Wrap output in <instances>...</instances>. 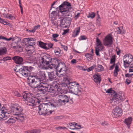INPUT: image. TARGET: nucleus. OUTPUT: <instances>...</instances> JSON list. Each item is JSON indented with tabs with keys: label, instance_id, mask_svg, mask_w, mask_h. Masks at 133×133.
<instances>
[{
	"label": "nucleus",
	"instance_id": "14",
	"mask_svg": "<svg viewBox=\"0 0 133 133\" xmlns=\"http://www.w3.org/2000/svg\"><path fill=\"white\" fill-rule=\"evenodd\" d=\"M46 105H47V108L48 110V111H50V112L51 110V114L52 112L54 111V109L57 107L59 106L58 105L57 103H52L50 102H49L47 103H46Z\"/></svg>",
	"mask_w": 133,
	"mask_h": 133
},
{
	"label": "nucleus",
	"instance_id": "20",
	"mask_svg": "<svg viewBox=\"0 0 133 133\" xmlns=\"http://www.w3.org/2000/svg\"><path fill=\"white\" fill-rule=\"evenodd\" d=\"M123 58L124 59L127 58V59L125 60V61L130 63L133 60V57L130 54L125 55L124 56Z\"/></svg>",
	"mask_w": 133,
	"mask_h": 133
},
{
	"label": "nucleus",
	"instance_id": "28",
	"mask_svg": "<svg viewBox=\"0 0 133 133\" xmlns=\"http://www.w3.org/2000/svg\"><path fill=\"white\" fill-rule=\"evenodd\" d=\"M7 52L6 48L5 47L0 48V56H2L5 55Z\"/></svg>",
	"mask_w": 133,
	"mask_h": 133
},
{
	"label": "nucleus",
	"instance_id": "30",
	"mask_svg": "<svg viewBox=\"0 0 133 133\" xmlns=\"http://www.w3.org/2000/svg\"><path fill=\"white\" fill-rule=\"evenodd\" d=\"M39 46L42 48L45 49L46 50H48L49 49V48H48L46 46L47 44L46 43H44V42L40 41L39 43Z\"/></svg>",
	"mask_w": 133,
	"mask_h": 133
},
{
	"label": "nucleus",
	"instance_id": "6",
	"mask_svg": "<svg viewBox=\"0 0 133 133\" xmlns=\"http://www.w3.org/2000/svg\"><path fill=\"white\" fill-rule=\"evenodd\" d=\"M106 92L108 93H111V96L110 100L116 102L117 103H118L124 101V99L122 98V96L119 95L114 90H112V88H110L107 90Z\"/></svg>",
	"mask_w": 133,
	"mask_h": 133
},
{
	"label": "nucleus",
	"instance_id": "44",
	"mask_svg": "<svg viewBox=\"0 0 133 133\" xmlns=\"http://www.w3.org/2000/svg\"><path fill=\"white\" fill-rule=\"evenodd\" d=\"M52 22L53 25L56 26V27H58V21L53 20L52 21Z\"/></svg>",
	"mask_w": 133,
	"mask_h": 133
},
{
	"label": "nucleus",
	"instance_id": "52",
	"mask_svg": "<svg viewBox=\"0 0 133 133\" xmlns=\"http://www.w3.org/2000/svg\"><path fill=\"white\" fill-rule=\"evenodd\" d=\"M131 79L132 78H128L126 79L125 83L128 85H129L130 84L131 82Z\"/></svg>",
	"mask_w": 133,
	"mask_h": 133
},
{
	"label": "nucleus",
	"instance_id": "9",
	"mask_svg": "<svg viewBox=\"0 0 133 133\" xmlns=\"http://www.w3.org/2000/svg\"><path fill=\"white\" fill-rule=\"evenodd\" d=\"M39 111L38 113L40 115H48L51 114V111H48L47 105L46 103H43L38 106Z\"/></svg>",
	"mask_w": 133,
	"mask_h": 133
},
{
	"label": "nucleus",
	"instance_id": "59",
	"mask_svg": "<svg viewBox=\"0 0 133 133\" xmlns=\"http://www.w3.org/2000/svg\"><path fill=\"white\" fill-rule=\"evenodd\" d=\"M18 49V51L19 52H22L23 51V47L20 45H18V47H17Z\"/></svg>",
	"mask_w": 133,
	"mask_h": 133
},
{
	"label": "nucleus",
	"instance_id": "21",
	"mask_svg": "<svg viewBox=\"0 0 133 133\" xmlns=\"http://www.w3.org/2000/svg\"><path fill=\"white\" fill-rule=\"evenodd\" d=\"M48 77L50 81H53L56 79V73L54 71H52L48 72Z\"/></svg>",
	"mask_w": 133,
	"mask_h": 133
},
{
	"label": "nucleus",
	"instance_id": "39",
	"mask_svg": "<svg viewBox=\"0 0 133 133\" xmlns=\"http://www.w3.org/2000/svg\"><path fill=\"white\" fill-rule=\"evenodd\" d=\"M61 50L58 47L56 48L55 49V55L57 56H59L61 52Z\"/></svg>",
	"mask_w": 133,
	"mask_h": 133
},
{
	"label": "nucleus",
	"instance_id": "3",
	"mask_svg": "<svg viewBox=\"0 0 133 133\" xmlns=\"http://www.w3.org/2000/svg\"><path fill=\"white\" fill-rule=\"evenodd\" d=\"M33 94L30 93H25L23 94V95L21 97L22 98H23L27 101L28 105L34 106L36 105L37 104H39L41 101L37 98L33 97Z\"/></svg>",
	"mask_w": 133,
	"mask_h": 133
},
{
	"label": "nucleus",
	"instance_id": "12",
	"mask_svg": "<svg viewBox=\"0 0 133 133\" xmlns=\"http://www.w3.org/2000/svg\"><path fill=\"white\" fill-rule=\"evenodd\" d=\"M71 20V18L66 17L60 20V24L63 25H65V28H66L70 25Z\"/></svg>",
	"mask_w": 133,
	"mask_h": 133
},
{
	"label": "nucleus",
	"instance_id": "7",
	"mask_svg": "<svg viewBox=\"0 0 133 133\" xmlns=\"http://www.w3.org/2000/svg\"><path fill=\"white\" fill-rule=\"evenodd\" d=\"M78 85L79 83H76V82H70L68 86L69 92L75 95H78V94H80L81 91V90H79L78 89L77 85Z\"/></svg>",
	"mask_w": 133,
	"mask_h": 133
},
{
	"label": "nucleus",
	"instance_id": "42",
	"mask_svg": "<svg viewBox=\"0 0 133 133\" xmlns=\"http://www.w3.org/2000/svg\"><path fill=\"white\" fill-rule=\"evenodd\" d=\"M14 37L12 38V37H10L9 38H6V37H4L3 36H0V39H2L4 40H6L7 41H10L11 40H12V41H14Z\"/></svg>",
	"mask_w": 133,
	"mask_h": 133
},
{
	"label": "nucleus",
	"instance_id": "46",
	"mask_svg": "<svg viewBox=\"0 0 133 133\" xmlns=\"http://www.w3.org/2000/svg\"><path fill=\"white\" fill-rule=\"evenodd\" d=\"M96 66V65L95 64H94L92 66L89 68L87 69V71L88 72H89L92 70L93 69H94Z\"/></svg>",
	"mask_w": 133,
	"mask_h": 133
},
{
	"label": "nucleus",
	"instance_id": "43",
	"mask_svg": "<svg viewBox=\"0 0 133 133\" xmlns=\"http://www.w3.org/2000/svg\"><path fill=\"white\" fill-rule=\"evenodd\" d=\"M97 67L98 68V69H97L99 70V71H102L104 70V68L102 65L98 64Z\"/></svg>",
	"mask_w": 133,
	"mask_h": 133
},
{
	"label": "nucleus",
	"instance_id": "50",
	"mask_svg": "<svg viewBox=\"0 0 133 133\" xmlns=\"http://www.w3.org/2000/svg\"><path fill=\"white\" fill-rule=\"evenodd\" d=\"M11 57L9 56H7L4 57L2 60L3 61H5L8 60H11Z\"/></svg>",
	"mask_w": 133,
	"mask_h": 133
},
{
	"label": "nucleus",
	"instance_id": "25",
	"mask_svg": "<svg viewBox=\"0 0 133 133\" xmlns=\"http://www.w3.org/2000/svg\"><path fill=\"white\" fill-rule=\"evenodd\" d=\"M132 119V117H129L125 119L124 121V123L127 125L128 128H130V125L131 123Z\"/></svg>",
	"mask_w": 133,
	"mask_h": 133
},
{
	"label": "nucleus",
	"instance_id": "18",
	"mask_svg": "<svg viewBox=\"0 0 133 133\" xmlns=\"http://www.w3.org/2000/svg\"><path fill=\"white\" fill-rule=\"evenodd\" d=\"M51 65H52L55 68L57 65L60 61V60L58 59L56 57L51 58Z\"/></svg>",
	"mask_w": 133,
	"mask_h": 133
},
{
	"label": "nucleus",
	"instance_id": "63",
	"mask_svg": "<svg viewBox=\"0 0 133 133\" xmlns=\"http://www.w3.org/2000/svg\"><path fill=\"white\" fill-rule=\"evenodd\" d=\"M63 117L62 116H58L56 117L55 118L56 119H62Z\"/></svg>",
	"mask_w": 133,
	"mask_h": 133
},
{
	"label": "nucleus",
	"instance_id": "17",
	"mask_svg": "<svg viewBox=\"0 0 133 133\" xmlns=\"http://www.w3.org/2000/svg\"><path fill=\"white\" fill-rule=\"evenodd\" d=\"M12 59L16 63L19 64H22L23 61V58L18 56H14L12 58Z\"/></svg>",
	"mask_w": 133,
	"mask_h": 133
},
{
	"label": "nucleus",
	"instance_id": "40",
	"mask_svg": "<svg viewBox=\"0 0 133 133\" xmlns=\"http://www.w3.org/2000/svg\"><path fill=\"white\" fill-rule=\"evenodd\" d=\"M41 130L40 129H34L28 132V133H40Z\"/></svg>",
	"mask_w": 133,
	"mask_h": 133
},
{
	"label": "nucleus",
	"instance_id": "31",
	"mask_svg": "<svg viewBox=\"0 0 133 133\" xmlns=\"http://www.w3.org/2000/svg\"><path fill=\"white\" fill-rule=\"evenodd\" d=\"M15 117H11L7 121H5V122L9 124H13L15 122Z\"/></svg>",
	"mask_w": 133,
	"mask_h": 133
},
{
	"label": "nucleus",
	"instance_id": "51",
	"mask_svg": "<svg viewBox=\"0 0 133 133\" xmlns=\"http://www.w3.org/2000/svg\"><path fill=\"white\" fill-rule=\"evenodd\" d=\"M125 77H128L129 78H132V76L133 75V73L130 74L129 73L126 74L125 75Z\"/></svg>",
	"mask_w": 133,
	"mask_h": 133
},
{
	"label": "nucleus",
	"instance_id": "60",
	"mask_svg": "<svg viewBox=\"0 0 133 133\" xmlns=\"http://www.w3.org/2000/svg\"><path fill=\"white\" fill-rule=\"evenodd\" d=\"M40 25H38L37 26H34L33 29L35 30V31L37 29H39L40 28Z\"/></svg>",
	"mask_w": 133,
	"mask_h": 133
},
{
	"label": "nucleus",
	"instance_id": "34",
	"mask_svg": "<svg viewBox=\"0 0 133 133\" xmlns=\"http://www.w3.org/2000/svg\"><path fill=\"white\" fill-rule=\"evenodd\" d=\"M3 111L4 113V118H5V120L9 118L10 116V113L9 112H8L6 110L5 111L4 110H3Z\"/></svg>",
	"mask_w": 133,
	"mask_h": 133
},
{
	"label": "nucleus",
	"instance_id": "24",
	"mask_svg": "<svg viewBox=\"0 0 133 133\" xmlns=\"http://www.w3.org/2000/svg\"><path fill=\"white\" fill-rule=\"evenodd\" d=\"M65 65V64L64 62L60 61L57 65L55 68L59 72V71H60L61 69H62V68Z\"/></svg>",
	"mask_w": 133,
	"mask_h": 133
},
{
	"label": "nucleus",
	"instance_id": "16",
	"mask_svg": "<svg viewBox=\"0 0 133 133\" xmlns=\"http://www.w3.org/2000/svg\"><path fill=\"white\" fill-rule=\"evenodd\" d=\"M14 41L11 44V47L13 49H17L18 47V43L21 40V39L17 37H14Z\"/></svg>",
	"mask_w": 133,
	"mask_h": 133
},
{
	"label": "nucleus",
	"instance_id": "27",
	"mask_svg": "<svg viewBox=\"0 0 133 133\" xmlns=\"http://www.w3.org/2000/svg\"><path fill=\"white\" fill-rule=\"evenodd\" d=\"M46 59L45 55L42 57H40L39 61L41 65L43 66L45 65Z\"/></svg>",
	"mask_w": 133,
	"mask_h": 133
},
{
	"label": "nucleus",
	"instance_id": "11",
	"mask_svg": "<svg viewBox=\"0 0 133 133\" xmlns=\"http://www.w3.org/2000/svg\"><path fill=\"white\" fill-rule=\"evenodd\" d=\"M122 112L121 109L118 107H116L112 111V116L114 118H117L121 116Z\"/></svg>",
	"mask_w": 133,
	"mask_h": 133
},
{
	"label": "nucleus",
	"instance_id": "47",
	"mask_svg": "<svg viewBox=\"0 0 133 133\" xmlns=\"http://www.w3.org/2000/svg\"><path fill=\"white\" fill-rule=\"evenodd\" d=\"M0 23H2L4 25H6L8 23L6 22L5 19H2L0 18Z\"/></svg>",
	"mask_w": 133,
	"mask_h": 133
},
{
	"label": "nucleus",
	"instance_id": "45",
	"mask_svg": "<svg viewBox=\"0 0 133 133\" xmlns=\"http://www.w3.org/2000/svg\"><path fill=\"white\" fill-rule=\"evenodd\" d=\"M95 14L94 12H92L89 14V15L88 16V17L93 18L95 17Z\"/></svg>",
	"mask_w": 133,
	"mask_h": 133
},
{
	"label": "nucleus",
	"instance_id": "54",
	"mask_svg": "<svg viewBox=\"0 0 133 133\" xmlns=\"http://www.w3.org/2000/svg\"><path fill=\"white\" fill-rule=\"evenodd\" d=\"M122 27H120L117 28L116 30L118 34H120L121 33L122 31L121 29H122Z\"/></svg>",
	"mask_w": 133,
	"mask_h": 133
},
{
	"label": "nucleus",
	"instance_id": "49",
	"mask_svg": "<svg viewBox=\"0 0 133 133\" xmlns=\"http://www.w3.org/2000/svg\"><path fill=\"white\" fill-rule=\"evenodd\" d=\"M88 38L85 35H83L81 36L79 38V40H88Z\"/></svg>",
	"mask_w": 133,
	"mask_h": 133
},
{
	"label": "nucleus",
	"instance_id": "26",
	"mask_svg": "<svg viewBox=\"0 0 133 133\" xmlns=\"http://www.w3.org/2000/svg\"><path fill=\"white\" fill-rule=\"evenodd\" d=\"M45 58L46 59L45 65H48L50 64L51 63V58L50 55L48 54H46L45 55Z\"/></svg>",
	"mask_w": 133,
	"mask_h": 133
},
{
	"label": "nucleus",
	"instance_id": "33",
	"mask_svg": "<svg viewBox=\"0 0 133 133\" xmlns=\"http://www.w3.org/2000/svg\"><path fill=\"white\" fill-rule=\"evenodd\" d=\"M119 71V66L116 64L115 68V69L114 71V75L115 77H117L118 74V72Z\"/></svg>",
	"mask_w": 133,
	"mask_h": 133
},
{
	"label": "nucleus",
	"instance_id": "29",
	"mask_svg": "<svg viewBox=\"0 0 133 133\" xmlns=\"http://www.w3.org/2000/svg\"><path fill=\"white\" fill-rule=\"evenodd\" d=\"M80 27L79 26L75 29L72 34V36L73 37H75L78 35L80 32Z\"/></svg>",
	"mask_w": 133,
	"mask_h": 133
},
{
	"label": "nucleus",
	"instance_id": "35",
	"mask_svg": "<svg viewBox=\"0 0 133 133\" xmlns=\"http://www.w3.org/2000/svg\"><path fill=\"white\" fill-rule=\"evenodd\" d=\"M58 14L55 11H53L51 13V14L49 16L50 18L52 19L53 18H55L57 15Z\"/></svg>",
	"mask_w": 133,
	"mask_h": 133
},
{
	"label": "nucleus",
	"instance_id": "4",
	"mask_svg": "<svg viewBox=\"0 0 133 133\" xmlns=\"http://www.w3.org/2000/svg\"><path fill=\"white\" fill-rule=\"evenodd\" d=\"M60 12L64 16H69V13L72 8L71 3L68 2H64L59 6Z\"/></svg>",
	"mask_w": 133,
	"mask_h": 133
},
{
	"label": "nucleus",
	"instance_id": "2",
	"mask_svg": "<svg viewBox=\"0 0 133 133\" xmlns=\"http://www.w3.org/2000/svg\"><path fill=\"white\" fill-rule=\"evenodd\" d=\"M23 109L19 104L15 103L11 107V111L14 115L17 116L15 117V119L18 121L23 122L25 119L24 114H23Z\"/></svg>",
	"mask_w": 133,
	"mask_h": 133
},
{
	"label": "nucleus",
	"instance_id": "57",
	"mask_svg": "<svg viewBox=\"0 0 133 133\" xmlns=\"http://www.w3.org/2000/svg\"><path fill=\"white\" fill-rule=\"evenodd\" d=\"M78 127H79V128H78L77 127H75V128H69L71 129H73V130H74V129H76V130H77V129H80L81 128H82V127H81V125H78V124H77V125H76Z\"/></svg>",
	"mask_w": 133,
	"mask_h": 133
},
{
	"label": "nucleus",
	"instance_id": "10",
	"mask_svg": "<svg viewBox=\"0 0 133 133\" xmlns=\"http://www.w3.org/2000/svg\"><path fill=\"white\" fill-rule=\"evenodd\" d=\"M59 72H62L63 73L61 74V75L64 77H69L71 74L72 71L70 67H67L65 65L62 69L59 71Z\"/></svg>",
	"mask_w": 133,
	"mask_h": 133
},
{
	"label": "nucleus",
	"instance_id": "64",
	"mask_svg": "<svg viewBox=\"0 0 133 133\" xmlns=\"http://www.w3.org/2000/svg\"><path fill=\"white\" fill-rule=\"evenodd\" d=\"M58 35L57 34H53L52 36L54 38H55L58 36Z\"/></svg>",
	"mask_w": 133,
	"mask_h": 133
},
{
	"label": "nucleus",
	"instance_id": "22",
	"mask_svg": "<svg viewBox=\"0 0 133 133\" xmlns=\"http://www.w3.org/2000/svg\"><path fill=\"white\" fill-rule=\"evenodd\" d=\"M94 80L96 83H99L101 81V75L98 74L94 75L93 76Z\"/></svg>",
	"mask_w": 133,
	"mask_h": 133
},
{
	"label": "nucleus",
	"instance_id": "19",
	"mask_svg": "<svg viewBox=\"0 0 133 133\" xmlns=\"http://www.w3.org/2000/svg\"><path fill=\"white\" fill-rule=\"evenodd\" d=\"M70 78L69 77H63V81L64 82L62 83V86L64 87H67L68 88V86L70 83Z\"/></svg>",
	"mask_w": 133,
	"mask_h": 133
},
{
	"label": "nucleus",
	"instance_id": "37",
	"mask_svg": "<svg viewBox=\"0 0 133 133\" xmlns=\"http://www.w3.org/2000/svg\"><path fill=\"white\" fill-rule=\"evenodd\" d=\"M85 56L89 61H90L93 59L92 55L91 54L88 53L86 54L85 55Z\"/></svg>",
	"mask_w": 133,
	"mask_h": 133
},
{
	"label": "nucleus",
	"instance_id": "8",
	"mask_svg": "<svg viewBox=\"0 0 133 133\" xmlns=\"http://www.w3.org/2000/svg\"><path fill=\"white\" fill-rule=\"evenodd\" d=\"M34 68L31 66H22V67L19 69V72L24 77H28L30 75L31 72Z\"/></svg>",
	"mask_w": 133,
	"mask_h": 133
},
{
	"label": "nucleus",
	"instance_id": "53",
	"mask_svg": "<svg viewBox=\"0 0 133 133\" xmlns=\"http://www.w3.org/2000/svg\"><path fill=\"white\" fill-rule=\"evenodd\" d=\"M97 23L99 22V24H101V23L100 21V17L99 15L98 14V11H97Z\"/></svg>",
	"mask_w": 133,
	"mask_h": 133
},
{
	"label": "nucleus",
	"instance_id": "55",
	"mask_svg": "<svg viewBox=\"0 0 133 133\" xmlns=\"http://www.w3.org/2000/svg\"><path fill=\"white\" fill-rule=\"evenodd\" d=\"M129 72H133V64H131L129 67Z\"/></svg>",
	"mask_w": 133,
	"mask_h": 133
},
{
	"label": "nucleus",
	"instance_id": "1",
	"mask_svg": "<svg viewBox=\"0 0 133 133\" xmlns=\"http://www.w3.org/2000/svg\"><path fill=\"white\" fill-rule=\"evenodd\" d=\"M28 84L32 88H37L40 92L48 91L49 85L46 83L42 82L41 79L37 75H30L27 78Z\"/></svg>",
	"mask_w": 133,
	"mask_h": 133
},
{
	"label": "nucleus",
	"instance_id": "56",
	"mask_svg": "<svg viewBox=\"0 0 133 133\" xmlns=\"http://www.w3.org/2000/svg\"><path fill=\"white\" fill-rule=\"evenodd\" d=\"M8 18L12 20L15 19L14 16H12L11 14H9V16H8Z\"/></svg>",
	"mask_w": 133,
	"mask_h": 133
},
{
	"label": "nucleus",
	"instance_id": "5",
	"mask_svg": "<svg viewBox=\"0 0 133 133\" xmlns=\"http://www.w3.org/2000/svg\"><path fill=\"white\" fill-rule=\"evenodd\" d=\"M68 102L70 104H72L74 103L72 98L68 97L65 95H59L58 100L57 101L58 105L61 106L65 105Z\"/></svg>",
	"mask_w": 133,
	"mask_h": 133
},
{
	"label": "nucleus",
	"instance_id": "32",
	"mask_svg": "<svg viewBox=\"0 0 133 133\" xmlns=\"http://www.w3.org/2000/svg\"><path fill=\"white\" fill-rule=\"evenodd\" d=\"M96 47H99V48H103L102 46V44L100 40L97 37L96 38Z\"/></svg>",
	"mask_w": 133,
	"mask_h": 133
},
{
	"label": "nucleus",
	"instance_id": "61",
	"mask_svg": "<svg viewBox=\"0 0 133 133\" xmlns=\"http://www.w3.org/2000/svg\"><path fill=\"white\" fill-rule=\"evenodd\" d=\"M102 124L103 126H105L107 125L108 123L107 122L104 121L102 123Z\"/></svg>",
	"mask_w": 133,
	"mask_h": 133
},
{
	"label": "nucleus",
	"instance_id": "48",
	"mask_svg": "<svg viewBox=\"0 0 133 133\" xmlns=\"http://www.w3.org/2000/svg\"><path fill=\"white\" fill-rule=\"evenodd\" d=\"M123 62L124 65V67L125 68H128L129 66L130 63L127 62L125 60H124Z\"/></svg>",
	"mask_w": 133,
	"mask_h": 133
},
{
	"label": "nucleus",
	"instance_id": "15",
	"mask_svg": "<svg viewBox=\"0 0 133 133\" xmlns=\"http://www.w3.org/2000/svg\"><path fill=\"white\" fill-rule=\"evenodd\" d=\"M59 85L58 83L56 82L55 84L52 85V86L50 88V92H53L54 93V96H55L57 95V94H55L56 92H57L58 88V86Z\"/></svg>",
	"mask_w": 133,
	"mask_h": 133
},
{
	"label": "nucleus",
	"instance_id": "62",
	"mask_svg": "<svg viewBox=\"0 0 133 133\" xmlns=\"http://www.w3.org/2000/svg\"><path fill=\"white\" fill-rule=\"evenodd\" d=\"M69 29H65L64 30V32L63 33V35L65 34H66L69 31Z\"/></svg>",
	"mask_w": 133,
	"mask_h": 133
},
{
	"label": "nucleus",
	"instance_id": "23",
	"mask_svg": "<svg viewBox=\"0 0 133 133\" xmlns=\"http://www.w3.org/2000/svg\"><path fill=\"white\" fill-rule=\"evenodd\" d=\"M24 39H26L30 46H32L35 45V41L36 40L35 38H28Z\"/></svg>",
	"mask_w": 133,
	"mask_h": 133
},
{
	"label": "nucleus",
	"instance_id": "13",
	"mask_svg": "<svg viewBox=\"0 0 133 133\" xmlns=\"http://www.w3.org/2000/svg\"><path fill=\"white\" fill-rule=\"evenodd\" d=\"M112 44V38L110 35L106 36L104 40V44L105 46H110Z\"/></svg>",
	"mask_w": 133,
	"mask_h": 133
},
{
	"label": "nucleus",
	"instance_id": "41",
	"mask_svg": "<svg viewBox=\"0 0 133 133\" xmlns=\"http://www.w3.org/2000/svg\"><path fill=\"white\" fill-rule=\"evenodd\" d=\"M116 56L115 55H114L112 56L111 58L110 59V63L112 64L115 63V62L116 61Z\"/></svg>",
	"mask_w": 133,
	"mask_h": 133
},
{
	"label": "nucleus",
	"instance_id": "36",
	"mask_svg": "<svg viewBox=\"0 0 133 133\" xmlns=\"http://www.w3.org/2000/svg\"><path fill=\"white\" fill-rule=\"evenodd\" d=\"M95 53L96 55L97 56H100V55L99 54V51L102 50L103 49V48H99V47H95Z\"/></svg>",
	"mask_w": 133,
	"mask_h": 133
},
{
	"label": "nucleus",
	"instance_id": "38",
	"mask_svg": "<svg viewBox=\"0 0 133 133\" xmlns=\"http://www.w3.org/2000/svg\"><path fill=\"white\" fill-rule=\"evenodd\" d=\"M4 116L3 110H1L0 111V120H5V118H4Z\"/></svg>",
	"mask_w": 133,
	"mask_h": 133
},
{
	"label": "nucleus",
	"instance_id": "58",
	"mask_svg": "<svg viewBox=\"0 0 133 133\" xmlns=\"http://www.w3.org/2000/svg\"><path fill=\"white\" fill-rule=\"evenodd\" d=\"M14 94L15 96L19 97L21 96L20 94L17 91H14Z\"/></svg>",
	"mask_w": 133,
	"mask_h": 133
}]
</instances>
